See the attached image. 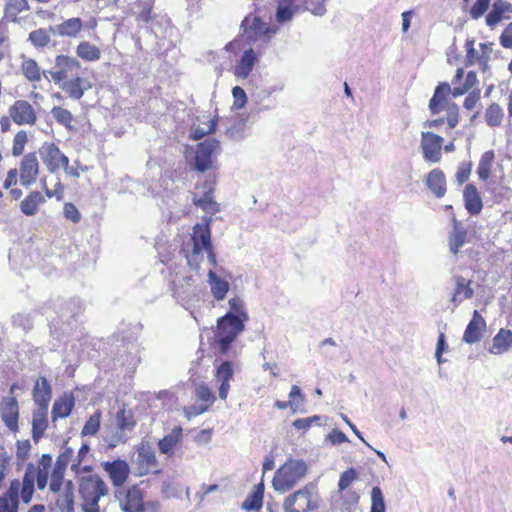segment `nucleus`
Returning a JSON list of instances; mask_svg holds the SVG:
<instances>
[{"mask_svg":"<svg viewBox=\"0 0 512 512\" xmlns=\"http://www.w3.org/2000/svg\"><path fill=\"white\" fill-rule=\"evenodd\" d=\"M503 17L504 15L492 6L491 11L486 16V24L493 29Z\"/></svg>","mask_w":512,"mask_h":512,"instance_id":"nucleus-64","label":"nucleus"},{"mask_svg":"<svg viewBox=\"0 0 512 512\" xmlns=\"http://www.w3.org/2000/svg\"><path fill=\"white\" fill-rule=\"evenodd\" d=\"M493 159V151H487L481 156L477 168V174L481 180L485 181L489 178Z\"/></svg>","mask_w":512,"mask_h":512,"instance_id":"nucleus-42","label":"nucleus"},{"mask_svg":"<svg viewBox=\"0 0 512 512\" xmlns=\"http://www.w3.org/2000/svg\"><path fill=\"white\" fill-rule=\"evenodd\" d=\"M234 374L232 363L230 361H224L217 368L216 378L220 382L219 387V397L222 400H226L229 389H230V380L232 379Z\"/></svg>","mask_w":512,"mask_h":512,"instance_id":"nucleus-19","label":"nucleus"},{"mask_svg":"<svg viewBox=\"0 0 512 512\" xmlns=\"http://www.w3.org/2000/svg\"><path fill=\"white\" fill-rule=\"evenodd\" d=\"M39 172V163L36 153L26 154L20 163V183L23 186L32 185Z\"/></svg>","mask_w":512,"mask_h":512,"instance_id":"nucleus-10","label":"nucleus"},{"mask_svg":"<svg viewBox=\"0 0 512 512\" xmlns=\"http://www.w3.org/2000/svg\"><path fill=\"white\" fill-rule=\"evenodd\" d=\"M212 217L211 216H205L202 219V223H197L193 227V235H192V241L193 246L195 244L198 245V247L202 248L203 250H209L212 248L211 244V224H212Z\"/></svg>","mask_w":512,"mask_h":512,"instance_id":"nucleus-11","label":"nucleus"},{"mask_svg":"<svg viewBox=\"0 0 512 512\" xmlns=\"http://www.w3.org/2000/svg\"><path fill=\"white\" fill-rule=\"evenodd\" d=\"M308 465L302 459H288L275 472L272 485L275 491L285 493L291 490L307 474Z\"/></svg>","mask_w":512,"mask_h":512,"instance_id":"nucleus-1","label":"nucleus"},{"mask_svg":"<svg viewBox=\"0 0 512 512\" xmlns=\"http://www.w3.org/2000/svg\"><path fill=\"white\" fill-rule=\"evenodd\" d=\"M358 474L354 468H349L345 470L341 475L338 482V489L340 492L346 490L351 483L356 480Z\"/></svg>","mask_w":512,"mask_h":512,"instance_id":"nucleus-49","label":"nucleus"},{"mask_svg":"<svg viewBox=\"0 0 512 512\" xmlns=\"http://www.w3.org/2000/svg\"><path fill=\"white\" fill-rule=\"evenodd\" d=\"M443 137L426 131L422 132L421 149L426 162L438 163L442 157Z\"/></svg>","mask_w":512,"mask_h":512,"instance_id":"nucleus-7","label":"nucleus"},{"mask_svg":"<svg viewBox=\"0 0 512 512\" xmlns=\"http://www.w3.org/2000/svg\"><path fill=\"white\" fill-rule=\"evenodd\" d=\"M104 470L108 473L113 485L120 487L127 480L129 475V466L124 460H114L103 463Z\"/></svg>","mask_w":512,"mask_h":512,"instance_id":"nucleus-14","label":"nucleus"},{"mask_svg":"<svg viewBox=\"0 0 512 512\" xmlns=\"http://www.w3.org/2000/svg\"><path fill=\"white\" fill-rule=\"evenodd\" d=\"M48 407H38L33 412L32 419V438L37 443L44 435L45 430L48 427Z\"/></svg>","mask_w":512,"mask_h":512,"instance_id":"nucleus-21","label":"nucleus"},{"mask_svg":"<svg viewBox=\"0 0 512 512\" xmlns=\"http://www.w3.org/2000/svg\"><path fill=\"white\" fill-rule=\"evenodd\" d=\"M485 330V319L480 315V313L477 310H474L472 319L470 320L464 331L463 341L467 344L478 343L482 339Z\"/></svg>","mask_w":512,"mask_h":512,"instance_id":"nucleus-12","label":"nucleus"},{"mask_svg":"<svg viewBox=\"0 0 512 512\" xmlns=\"http://www.w3.org/2000/svg\"><path fill=\"white\" fill-rule=\"evenodd\" d=\"M220 148V142L215 138L206 139L197 145L194 169L203 173L212 166V155Z\"/></svg>","mask_w":512,"mask_h":512,"instance_id":"nucleus-6","label":"nucleus"},{"mask_svg":"<svg viewBox=\"0 0 512 512\" xmlns=\"http://www.w3.org/2000/svg\"><path fill=\"white\" fill-rule=\"evenodd\" d=\"M455 282L456 288L451 301L457 306L464 299H471L474 295V290L470 286L471 281L466 282L463 276H456Z\"/></svg>","mask_w":512,"mask_h":512,"instance_id":"nucleus-28","label":"nucleus"},{"mask_svg":"<svg viewBox=\"0 0 512 512\" xmlns=\"http://www.w3.org/2000/svg\"><path fill=\"white\" fill-rule=\"evenodd\" d=\"M464 206L470 215H478L483 208L482 198L474 184H467L463 192Z\"/></svg>","mask_w":512,"mask_h":512,"instance_id":"nucleus-15","label":"nucleus"},{"mask_svg":"<svg viewBox=\"0 0 512 512\" xmlns=\"http://www.w3.org/2000/svg\"><path fill=\"white\" fill-rule=\"evenodd\" d=\"M55 66L56 68L62 69L64 73L69 77L78 73L81 64L74 57L58 55L55 59Z\"/></svg>","mask_w":512,"mask_h":512,"instance_id":"nucleus-32","label":"nucleus"},{"mask_svg":"<svg viewBox=\"0 0 512 512\" xmlns=\"http://www.w3.org/2000/svg\"><path fill=\"white\" fill-rule=\"evenodd\" d=\"M106 483L96 474L82 477L79 483V494L85 502L107 495Z\"/></svg>","mask_w":512,"mask_h":512,"instance_id":"nucleus-5","label":"nucleus"},{"mask_svg":"<svg viewBox=\"0 0 512 512\" xmlns=\"http://www.w3.org/2000/svg\"><path fill=\"white\" fill-rule=\"evenodd\" d=\"M229 311L226 314H232L234 317L241 319L246 322L248 320V314L245 309V303L238 297L231 298L229 300Z\"/></svg>","mask_w":512,"mask_h":512,"instance_id":"nucleus-43","label":"nucleus"},{"mask_svg":"<svg viewBox=\"0 0 512 512\" xmlns=\"http://www.w3.org/2000/svg\"><path fill=\"white\" fill-rule=\"evenodd\" d=\"M38 469L33 463H28L23 476L22 484L34 486Z\"/></svg>","mask_w":512,"mask_h":512,"instance_id":"nucleus-59","label":"nucleus"},{"mask_svg":"<svg viewBox=\"0 0 512 512\" xmlns=\"http://www.w3.org/2000/svg\"><path fill=\"white\" fill-rule=\"evenodd\" d=\"M21 70L24 77L31 82H38L41 80V75H45V71L41 72L39 65L32 58H26L23 60Z\"/></svg>","mask_w":512,"mask_h":512,"instance_id":"nucleus-33","label":"nucleus"},{"mask_svg":"<svg viewBox=\"0 0 512 512\" xmlns=\"http://www.w3.org/2000/svg\"><path fill=\"white\" fill-rule=\"evenodd\" d=\"M152 19V4L150 2H145L143 4L142 10L137 14V20L139 22L148 24Z\"/></svg>","mask_w":512,"mask_h":512,"instance_id":"nucleus-61","label":"nucleus"},{"mask_svg":"<svg viewBox=\"0 0 512 512\" xmlns=\"http://www.w3.org/2000/svg\"><path fill=\"white\" fill-rule=\"evenodd\" d=\"M44 202V196L39 191H33L21 201L20 210L26 216H32L37 212L38 206Z\"/></svg>","mask_w":512,"mask_h":512,"instance_id":"nucleus-29","label":"nucleus"},{"mask_svg":"<svg viewBox=\"0 0 512 512\" xmlns=\"http://www.w3.org/2000/svg\"><path fill=\"white\" fill-rule=\"evenodd\" d=\"M127 500L125 503H120V507L123 512H135L140 508H143L142 497L137 489L128 491Z\"/></svg>","mask_w":512,"mask_h":512,"instance_id":"nucleus-37","label":"nucleus"},{"mask_svg":"<svg viewBox=\"0 0 512 512\" xmlns=\"http://www.w3.org/2000/svg\"><path fill=\"white\" fill-rule=\"evenodd\" d=\"M91 88V83L88 79L83 77H76L72 80L63 82L62 89L70 98L79 100L83 97L85 91Z\"/></svg>","mask_w":512,"mask_h":512,"instance_id":"nucleus-20","label":"nucleus"},{"mask_svg":"<svg viewBox=\"0 0 512 512\" xmlns=\"http://www.w3.org/2000/svg\"><path fill=\"white\" fill-rule=\"evenodd\" d=\"M474 43H475V40L474 39H470V40H467L466 41V65L469 66V65H473L475 63L476 60H478V52L476 51V49L474 48Z\"/></svg>","mask_w":512,"mask_h":512,"instance_id":"nucleus-60","label":"nucleus"},{"mask_svg":"<svg viewBox=\"0 0 512 512\" xmlns=\"http://www.w3.org/2000/svg\"><path fill=\"white\" fill-rule=\"evenodd\" d=\"M208 283L214 298L218 301L223 300L229 290V283L220 278L213 270L208 272Z\"/></svg>","mask_w":512,"mask_h":512,"instance_id":"nucleus-26","label":"nucleus"},{"mask_svg":"<svg viewBox=\"0 0 512 512\" xmlns=\"http://www.w3.org/2000/svg\"><path fill=\"white\" fill-rule=\"evenodd\" d=\"M38 153L43 164L51 173L58 171L61 167L65 170L68 169L69 159L60 151L56 144L45 142L39 148Z\"/></svg>","mask_w":512,"mask_h":512,"instance_id":"nucleus-4","label":"nucleus"},{"mask_svg":"<svg viewBox=\"0 0 512 512\" xmlns=\"http://www.w3.org/2000/svg\"><path fill=\"white\" fill-rule=\"evenodd\" d=\"M27 141V134L24 130H20L15 134L12 147L13 156L17 157L23 154Z\"/></svg>","mask_w":512,"mask_h":512,"instance_id":"nucleus-47","label":"nucleus"},{"mask_svg":"<svg viewBox=\"0 0 512 512\" xmlns=\"http://www.w3.org/2000/svg\"><path fill=\"white\" fill-rule=\"evenodd\" d=\"M51 113L58 123L66 127L70 126L73 116L69 110L56 106L51 110Z\"/></svg>","mask_w":512,"mask_h":512,"instance_id":"nucleus-48","label":"nucleus"},{"mask_svg":"<svg viewBox=\"0 0 512 512\" xmlns=\"http://www.w3.org/2000/svg\"><path fill=\"white\" fill-rule=\"evenodd\" d=\"M29 9L27 0H9L5 6V17L10 21L16 22L18 14Z\"/></svg>","mask_w":512,"mask_h":512,"instance_id":"nucleus-36","label":"nucleus"},{"mask_svg":"<svg viewBox=\"0 0 512 512\" xmlns=\"http://www.w3.org/2000/svg\"><path fill=\"white\" fill-rule=\"evenodd\" d=\"M20 488V481L14 479L10 482V486L7 492L4 495L0 496V499L6 500V507L9 508V512L18 511Z\"/></svg>","mask_w":512,"mask_h":512,"instance_id":"nucleus-30","label":"nucleus"},{"mask_svg":"<svg viewBox=\"0 0 512 512\" xmlns=\"http://www.w3.org/2000/svg\"><path fill=\"white\" fill-rule=\"evenodd\" d=\"M264 484L260 482L254 486L252 493L243 501L241 508L246 511H258L263 504Z\"/></svg>","mask_w":512,"mask_h":512,"instance_id":"nucleus-27","label":"nucleus"},{"mask_svg":"<svg viewBox=\"0 0 512 512\" xmlns=\"http://www.w3.org/2000/svg\"><path fill=\"white\" fill-rule=\"evenodd\" d=\"M504 112L502 107L497 103H492L486 109L485 119L490 127L499 126L503 120Z\"/></svg>","mask_w":512,"mask_h":512,"instance_id":"nucleus-40","label":"nucleus"},{"mask_svg":"<svg viewBox=\"0 0 512 512\" xmlns=\"http://www.w3.org/2000/svg\"><path fill=\"white\" fill-rule=\"evenodd\" d=\"M426 186L436 198H442L446 193V178L442 170L435 168L426 176Z\"/></svg>","mask_w":512,"mask_h":512,"instance_id":"nucleus-17","label":"nucleus"},{"mask_svg":"<svg viewBox=\"0 0 512 512\" xmlns=\"http://www.w3.org/2000/svg\"><path fill=\"white\" fill-rule=\"evenodd\" d=\"M188 265L196 270L199 268L200 261L202 259V248L198 247L197 244L193 246L192 252L186 256Z\"/></svg>","mask_w":512,"mask_h":512,"instance_id":"nucleus-53","label":"nucleus"},{"mask_svg":"<svg viewBox=\"0 0 512 512\" xmlns=\"http://www.w3.org/2000/svg\"><path fill=\"white\" fill-rule=\"evenodd\" d=\"M451 92V87L447 82H440L429 101V109L433 115L438 114L444 103L447 102V96Z\"/></svg>","mask_w":512,"mask_h":512,"instance_id":"nucleus-25","label":"nucleus"},{"mask_svg":"<svg viewBox=\"0 0 512 512\" xmlns=\"http://www.w3.org/2000/svg\"><path fill=\"white\" fill-rule=\"evenodd\" d=\"M512 346V331L501 328L493 337L492 346L489 352L494 355H500L507 352Z\"/></svg>","mask_w":512,"mask_h":512,"instance_id":"nucleus-22","label":"nucleus"},{"mask_svg":"<svg viewBox=\"0 0 512 512\" xmlns=\"http://www.w3.org/2000/svg\"><path fill=\"white\" fill-rule=\"evenodd\" d=\"M33 400L38 407H49L52 396L51 384L46 377H40L33 388Z\"/></svg>","mask_w":512,"mask_h":512,"instance_id":"nucleus-16","label":"nucleus"},{"mask_svg":"<svg viewBox=\"0 0 512 512\" xmlns=\"http://www.w3.org/2000/svg\"><path fill=\"white\" fill-rule=\"evenodd\" d=\"M82 27V20L79 17H73L58 25L51 26V30L54 35L75 37L81 31Z\"/></svg>","mask_w":512,"mask_h":512,"instance_id":"nucleus-23","label":"nucleus"},{"mask_svg":"<svg viewBox=\"0 0 512 512\" xmlns=\"http://www.w3.org/2000/svg\"><path fill=\"white\" fill-rule=\"evenodd\" d=\"M192 202L196 207H199L205 213L210 214L211 217L220 210V205L214 200L213 194H204L199 198L194 196Z\"/></svg>","mask_w":512,"mask_h":512,"instance_id":"nucleus-35","label":"nucleus"},{"mask_svg":"<svg viewBox=\"0 0 512 512\" xmlns=\"http://www.w3.org/2000/svg\"><path fill=\"white\" fill-rule=\"evenodd\" d=\"M500 44L504 48L512 49V22L507 25L500 35Z\"/></svg>","mask_w":512,"mask_h":512,"instance_id":"nucleus-63","label":"nucleus"},{"mask_svg":"<svg viewBox=\"0 0 512 512\" xmlns=\"http://www.w3.org/2000/svg\"><path fill=\"white\" fill-rule=\"evenodd\" d=\"M182 439V428L175 427L170 434L163 437L159 443L158 448L162 454H170L172 453L173 448L181 441Z\"/></svg>","mask_w":512,"mask_h":512,"instance_id":"nucleus-31","label":"nucleus"},{"mask_svg":"<svg viewBox=\"0 0 512 512\" xmlns=\"http://www.w3.org/2000/svg\"><path fill=\"white\" fill-rule=\"evenodd\" d=\"M257 56L253 48L245 50L235 66L234 74L240 79H246L254 68Z\"/></svg>","mask_w":512,"mask_h":512,"instance_id":"nucleus-18","label":"nucleus"},{"mask_svg":"<svg viewBox=\"0 0 512 512\" xmlns=\"http://www.w3.org/2000/svg\"><path fill=\"white\" fill-rule=\"evenodd\" d=\"M56 505L62 512H74V494L63 492Z\"/></svg>","mask_w":512,"mask_h":512,"instance_id":"nucleus-51","label":"nucleus"},{"mask_svg":"<svg viewBox=\"0 0 512 512\" xmlns=\"http://www.w3.org/2000/svg\"><path fill=\"white\" fill-rule=\"evenodd\" d=\"M471 168H472L471 163H461L458 166V169L456 172V180H457L458 184L462 185L469 179L470 174H471Z\"/></svg>","mask_w":512,"mask_h":512,"instance_id":"nucleus-58","label":"nucleus"},{"mask_svg":"<svg viewBox=\"0 0 512 512\" xmlns=\"http://www.w3.org/2000/svg\"><path fill=\"white\" fill-rule=\"evenodd\" d=\"M245 322L234 317L232 314H225L217 321V338L219 350L225 354L230 348L231 343L244 330Z\"/></svg>","mask_w":512,"mask_h":512,"instance_id":"nucleus-3","label":"nucleus"},{"mask_svg":"<svg viewBox=\"0 0 512 512\" xmlns=\"http://www.w3.org/2000/svg\"><path fill=\"white\" fill-rule=\"evenodd\" d=\"M137 457L139 462L142 464L145 463L148 468H156L158 465L156 454L149 446L142 445V447L138 449Z\"/></svg>","mask_w":512,"mask_h":512,"instance_id":"nucleus-44","label":"nucleus"},{"mask_svg":"<svg viewBox=\"0 0 512 512\" xmlns=\"http://www.w3.org/2000/svg\"><path fill=\"white\" fill-rule=\"evenodd\" d=\"M31 449V444L29 440L18 441L17 442V452L16 456L19 460L24 461L28 458L29 452Z\"/></svg>","mask_w":512,"mask_h":512,"instance_id":"nucleus-62","label":"nucleus"},{"mask_svg":"<svg viewBox=\"0 0 512 512\" xmlns=\"http://www.w3.org/2000/svg\"><path fill=\"white\" fill-rule=\"evenodd\" d=\"M232 96H233V105H232V108L233 109H242L246 103H247V95L244 91L243 88H241L240 86H235L233 89H232Z\"/></svg>","mask_w":512,"mask_h":512,"instance_id":"nucleus-50","label":"nucleus"},{"mask_svg":"<svg viewBox=\"0 0 512 512\" xmlns=\"http://www.w3.org/2000/svg\"><path fill=\"white\" fill-rule=\"evenodd\" d=\"M9 115L18 125H33L36 121V114L32 105L25 100H17L9 108Z\"/></svg>","mask_w":512,"mask_h":512,"instance_id":"nucleus-9","label":"nucleus"},{"mask_svg":"<svg viewBox=\"0 0 512 512\" xmlns=\"http://www.w3.org/2000/svg\"><path fill=\"white\" fill-rule=\"evenodd\" d=\"M320 420H321L320 416L314 415V416L307 417V418L296 419L292 425L297 430H307L312 426V424H314V423L318 424V422Z\"/></svg>","mask_w":512,"mask_h":512,"instance_id":"nucleus-55","label":"nucleus"},{"mask_svg":"<svg viewBox=\"0 0 512 512\" xmlns=\"http://www.w3.org/2000/svg\"><path fill=\"white\" fill-rule=\"evenodd\" d=\"M63 484V472L58 470V468H54L49 488L53 493H58L61 490V486Z\"/></svg>","mask_w":512,"mask_h":512,"instance_id":"nucleus-56","label":"nucleus"},{"mask_svg":"<svg viewBox=\"0 0 512 512\" xmlns=\"http://www.w3.org/2000/svg\"><path fill=\"white\" fill-rule=\"evenodd\" d=\"M74 405L75 400L72 394H64L59 399L55 400L51 412L52 421L55 422L58 418L69 416Z\"/></svg>","mask_w":512,"mask_h":512,"instance_id":"nucleus-24","label":"nucleus"},{"mask_svg":"<svg viewBox=\"0 0 512 512\" xmlns=\"http://www.w3.org/2000/svg\"><path fill=\"white\" fill-rule=\"evenodd\" d=\"M386 505L382 490L375 486L371 490V508L370 512H385Z\"/></svg>","mask_w":512,"mask_h":512,"instance_id":"nucleus-45","label":"nucleus"},{"mask_svg":"<svg viewBox=\"0 0 512 512\" xmlns=\"http://www.w3.org/2000/svg\"><path fill=\"white\" fill-rule=\"evenodd\" d=\"M491 0H477L470 9V15L473 19H479L488 10Z\"/></svg>","mask_w":512,"mask_h":512,"instance_id":"nucleus-52","label":"nucleus"},{"mask_svg":"<svg viewBox=\"0 0 512 512\" xmlns=\"http://www.w3.org/2000/svg\"><path fill=\"white\" fill-rule=\"evenodd\" d=\"M136 422L133 419V415L131 411H126L125 409H120L116 414V425L118 427V431L125 433L126 431H131Z\"/></svg>","mask_w":512,"mask_h":512,"instance_id":"nucleus-38","label":"nucleus"},{"mask_svg":"<svg viewBox=\"0 0 512 512\" xmlns=\"http://www.w3.org/2000/svg\"><path fill=\"white\" fill-rule=\"evenodd\" d=\"M452 229L448 232L447 235V244L449 248V252L452 255H457L460 252V249L466 244L468 231L464 224L457 220L455 215H452Z\"/></svg>","mask_w":512,"mask_h":512,"instance_id":"nucleus-8","label":"nucleus"},{"mask_svg":"<svg viewBox=\"0 0 512 512\" xmlns=\"http://www.w3.org/2000/svg\"><path fill=\"white\" fill-rule=\"evenodd\" d=\"M101 423V412L96 411L93 415L90 416V418L86 421L81 435L82 436H93L95 435L99 428Z\"/></svg>","mask_w":512,"mask_h":512,"instance_id":"nucleus-46","label":"nucleus"},{"mask_svg":"<svg viewBox=\"0 0 512 512\" xmlns=\"http://www.w3.org/2000/svg\"><path fill=\"white\" fill-rule=\"evenodd\" d=\"M76 54L81 59L90 62L97 61L101 57L100 49L87 41L79 43V45L76 48Z\"/></svg>","mask_w":512,"mask_h":512,"instance_id":"nucleus-34","label":"nucleus"},{"mask_svg":"<svg viewBox=\"0 0 512 512\" xmlns=\"http://www.w3.org/2000/svg\"><path fill=\"white\" fill-rule=\"evenodd\" d=\"M1 417L10 431L18 430L19 408L15 397H7L1 406Z\"/></svg>","mask_w":512,"mask_h":512,"instance_id":"nucleus-13","label":"nucleus"},{"mask_svg":"<svg viewBox=\"0 0 512 512\" xmlns=\"http://www.w3.org/2000/svg\"><path fill=\"white\" fill-rule=\"evenodd\" d=\"M459 121V108L456 103L447 105V124L449 128H455Z\"/></svg>","mask_w":512,"mask_h":512,"instance_id":"nucleus-54","label":"nucleus"},{"mask_svg":"<svg viewBox=\"0 0 512 512\" xmlns=\"http://www.w3.org/2000/svg\"><path fill=\"white\" fill-rule=\"evenodd\" d=\"M63 213L66 219L73 223H78L81 219V214L77 207L72 203H66L63 208Z\"/></svg>","mask_w":512,"mask_h":512,"instance_id":"nucleus-57","label":"nucleus"},{"mask_svg":"<svg viewBox=\"0 0 512 512\" xmlns=\"http://www.w3.org/2000/svg\"><path fill=\"white\" fill-rule=\"evenodd\" d=\"M321 498L316 485L306 484L303 488L286 497L284 512H311L320 507Z\"/></svg>","mask_w":512,"mask_h":512,"instance_id":"nucleus-2","label":"nucleus"},{"mask_svg":"<svg viewBox=\"0 0 512 512\" xmlns=\"http://www.w3.org/2000/svg\"><path fill=\"white\" fill-rule=\"evenodd\" d=\"M52 32L51 27L49 29L39 28L33 30L29 34L28 40L35 47H46L50 43V33Z\"/></svg>","mask_w":512,"mask_h":512,"instance_id":"nucleus-41","label":"nucleus"},{"mask_svg":"<svg viewBox=\"0 0 512 512\" xmlns=\"http://www.w3.org/2000/svg\"><path fill=\"white\" fill-rule=\"evenodd\" d=\"M297 11V6L284 4L278 1L275 19L280 24L289 22L293 19V16L297 13Z\"/></svg>","mask_w":512,"mask_h":512,"instance_id":"nucleus-39","label":"nucleus"}]
</instances>
